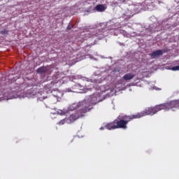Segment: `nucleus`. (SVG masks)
I'll return each mask as SVG.
<instances>
[{"label": "nucleus", "instance_id": "f257e3e1", "mask_svg": "<svg viewBox=\"0 0 179 179\" xmlns=\"http://www.w3.org/2000/svg\"><path fill=\"white\" fill-rule=\"evenodd\" d=\"M173 108L179 110V99L171 101L153 107H148L141 113L134 114V117L136 120L138 118H142V117H145V115H155V114L159 113V111H162V110H164V111H170V110L174 111Z\"/></svg>", "mask_w": 179, "mask_h": 179}, {"label": "nucleus", "instance_id": "f03ea898", "mask_svg": "<svg viewBox=\"0 0 179 179\" xmlns=\"http://www.w3.org/2000/svg\"><path fill=\"white\" fill-rule=\"evenodd\" d=\"M86 106L85 103H73L69 108V111H74V110H77V108H80L79 110H77L76 113L70 115V116L67 118L62 120L59 122V125H64L65 122L67 124H71V122H75L76 120H79V118H83L85 117V114L90 110L89 106Z\"/></svg>", "mask_w": 179, "mask_h": 179}, {"label": "nucleus", "instance_id": "7ed1b4c3", "mask_svg": "<svg viewBox=\"0 0 179 179\" xmlns=\"http://www.w3.org/2000/svg\"><path fill=\"white\" fill-rule=\"evenodd\" d=\"M132 120H136L135 115L118 116L117 119L115 120L117 129H127V128H128L127 126L128 125V122H130Z\"/></svg>", "mask_w": 179, "mask_h": 179}, {"label": "nucleus", "instance_id": "20e7f679", "mask_svg": "<svg viewBox=\"0 0 179 179\" xmlns=\"http://www.w3.org/2000/svg\"><path fill=\"white\" fill-rule=\"evenodd\" d=\"M100 94H94V95H91L90 96L89 100H83L80 102L74 103V104H85V107H90L89 110L87 111V113H89L90 110L93 109V106H96L97 103H100Z\"/></svg>", "mask_w": 179, "mask_h": 179}, {"label": "nucleus", "instance_id": "39448f33", "mask_svg": "<svg viewBox=\"0 0 179 179\" xmlns=\"http://www.w3.org/2000/svg\"><path fill=\"white\" fill-rule=\"evenodd\" d=\"M62 97V93L59 91H54V93L48 97V101L51 104H55L57 101H60Z\"/></svg>", "mask_w": 179, "mask_h": 179}, {"label": "nucleus", "instance_id": "423d86ee", "mask_svg": "<svg viewBox=\"0 0 179 179\" xmlns=\"http://www.w3.org/2000/svg\"><path fill=\"white\" fill-rule=\"evenodd\" d=\"M48 71V67L43 66L36 69V73H39V75H43L47 73Z\"/></svg>", "mask_w": 179, "mask_h": 179}, {"label": "nucleus", "instance_id": "0eeeda50", "mask_svg": "<svg viewBox=\"0 0 179 179\" xmlns=\"http://www.w3.org/2000/svg\"><path fill=\"white\" fill-rule=\"evenodd\" d=\"M163 54V50H158L156 51L152 52L151 54H149V55L155 59V58H157V57H160Z\"/></svg>", "mask_w": 179, "mask_h": 179}, {"label": "nucleus", "instance_id": "6e6552de", "mask_svg": "<svg viewBox=\"0 0 179 179\" xmlns=\"http://www.w3.org/2000/svg\"><path fill=\"white\" fill-rule=\"evenodd\" d=\"M105 128L106 129H109V130H111V129H117V124H116V122H115V120H113V122H110V123H108V124H106L105 126Z\"/></svg>", "mask_w": 179, "mask_h": 179}, {"label": "nucleus", "instance_id": "1a4fd4ad", "mask_svg": "<svg viewBox=\"0 0 179 179\" xmlns=\"http://www.w3.org/2000/svg\"><path fill=\"white\" fill-rule=\"evenodd\" d=\"M134 78H135V74L134 73H126L123 76V80H132V79H134Z\"/></svg>", "mask_w": 179, "mask_h": 179}, {"label": "nucleus", "instance_id": "9d476101", "mask_svg": "<svg viewBox=\"0 0 179 179\" xmlns=\"http://www.w3.org/2000/svg\"><path fill=\"white\" fill-rule=\"evenodd\" d=\"M94 9L96 12H104L107 8L103 4H98L95 6Z\"/></svg>", "mask_w": 179, "mask_h": 179}, {"label": "nucleus", "instance_id": "9b49d317", "mask_svg": "<svg viewBox=\"0 0 179 179\" xmlns=\"http://www.w3.org/2000/svg\"><path fill=\"white\" fill-rule=\"evenodd\" d=\"M173 71H179V66H176L171 68Z\"/></svg>", "mask_w": 179, "mask_h": 179}, {"label": "nucleus", "instance_id": "f8f14e48", "mask_svg": "<svg viewBox=\"0 0 179 179\" xmlns=\"http://www.w3.org/2000/svg\"><path fill=\"white\" fill-rule=\"evenodd\" d=\"M72 28L71 27V25H68L67 27H66V30L67 31H69V30H71Z\"/></svg>", "mask_w": 179, "mask_h": 179}]
</instances>
